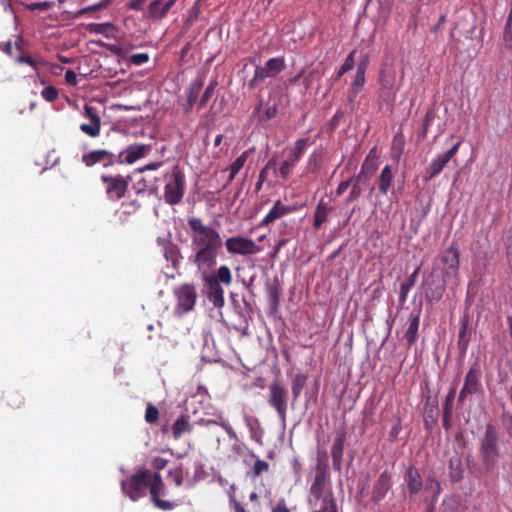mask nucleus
<instances>
[{
  "label": "nucleus",
  "instance_id": "obj_16",
  "mask_svg": "<svg viewBox=\"0 0 512 512\" xmlns=\"http://www.w3.org/2000/svg\"><path fill=\"white\" fill-rule=\"evenodd\" d=\"M174 292L177 298V304L174 310L175 314L182 316L190 312L196 303L197 295L195 290H174Z\"/></svg>",
  "mask_w": 512,
  "mask_h": 512
},
{
  "label": "nucleus",
  "instance_id": "obj_14",
  "mask_svg": "<svg viewBox=\"0 0 512 512\" xmlns=\"http://www.w3.org/2000/svg\"><path fill=\"white\" fill-rule=\"evenodd\" d=\"M481 368L478 363H474L464 379V385L458 396L459 404H464L466 397L471 394L478 393L481 390Z\"/></svg>",
  "mask_w": 512,
  "mask_h": 512
},
{
  "label": "nucleus",
  "instance_id": "obj_60",
  "mask_svg": "<svg viewBox=\"0 0 512 512\" xmlns=\"http://www.w3.org/2000/svg\"><path fill=\"white\" fill-rule=\"evenodd\" d=\"M93 27H94V31L96 33H104L107 29H110L113 26L110 23H98V24H93Z\"/></svg>",
  "mask_w": 512,
  "mask_h": 512
},
{
  "label": "nucleus",
  "instance_id": "obj_36",
  "mask_svg": "<svg viewBox=\"0 0 512 512\" xmlns=\"http://www.w3.org/2000/svg\"><path fill=\"white\" fill-rule=\"evenodd\" d=\"M217 85H218L217 80L210 81L209 85L206 87L204 93L202 94V96L199 100V103H198L199 109L206 106V104L208 103V101L210 100L212 95L214 94Z\"/></svg>",
  "mask_w": 512,
  "mask_h": 512
},
{
  "label": "nucleus",
  "instance_id": "obj_46",
  "mask_svg": "<svg viewBox=\"0 0 512 512\" xmlns=\"http://www.w3.org/2000/svg\"><path fill=\"white\" fill-rule=\"evenodd\" d=\"M268 469H269V464L266 461L257 459L252 468L253 476L258 477L264 471H267Z\"/></svg>",
  "mask_w": 512,
  "mask_h": 512
},
{
  "label": "nucleus",
  "instance_id": "obj_34",
  "mask_svg": "<svg viewBox=\"0 0 512 512\" xmlns=\"http://www.w3.org/2000/svg\"><path fill=\"white\" fill-rule=\"evenodd\" d=\"M6 402L7 405L10 406L12 409H19L24 404V397L18 391H9L6 394Z\"/></svg>",
  "mask_w": 512,
  "mask_h": 512
},
{
  "label": "nucleus",
  "instance_id": "obj_27",
  "mask_svg": "<svg viewBox=\"0 0 512 512\" xmlns=\"http://www.w3.org/2000/svg\"><path fill=\"white\" fill-rule=\"evenodd\" d=\"M420 325V312L412 313L408 320V327L404 334V339L408 347H411L417 340L418 330Z\"/></svg>",
  "mask_w": 512,
  "mask_h": 512
},
{
  "label": "nucleus",
  "instance_id": "obj_26",
  "mask_svg": "<svg viewBox=\"0 0 512 512\" xmlns=\"http://www.w3.org/2000/svg\"><path fill=\"white\" fill-rule=\"evenodd\" d=\"M470 318L468 314H464L460 319V329L458 336V347L461 352L465 353L467 351L469 342H470V334L469 330Z\"/></svg>",
  "mask_w": 512,
  "mask_h": 512
},
{
  "label": "nucleus",
  "instance_id": "obj_24",
  "mask_svg": "<svg viewBox=\"0 0 512 512\" xmlns=\"http://www.w3.org/2000/svg\"><path fill=\"white\" fill-rule=\"evenodd\" d=\"M449 477L452 483H457L463 479L464 469L462 457L458 452L450 456L448 460Z\"/></svg>",
  "mask_w": 512,
  "mask_h": 512
},
{
  "label": "nucleus",
  "instance_id": "obj_30",
  "mask_svg": "<svg viewBox=\"0 0 512 512\" xmlns=\"http://www.w3.org/2000/svg\"><path fill=\"white\" fill-rule=\"evenodd\" d=\"M393 174L391 171V167L386 165L379 176L378 179V188L381 194L386 195L392 185Z\"/></svg>",
  "mask_w": 512,
  "mask_h": 512
},
{
  "label": "nucleus",
  "instance_id": "obj_11",
  "mask_svg": "<svg viewBox=\"0 0 512 512\" xmlns=\"http://www.w3.org/2000/svg\"><path fill=\"white\" fill-rule=\"evenodd\" d=\"M225 247L231 255L248 256L260 252V247L254 240L242 236H234L225 240Z\"/></svg>",
  "mask_w": 512,
  "mask_h": 512
},
{
  "label": "nucleus",
  "instance_id": "obj_42",
  "mask_svg": "<svg viewBox=\"0 0 512 512\" xmlns=\"http://www.w3.org/2000/svg\"><path fill=\"white\" fill-rule=\"evenodd\" d=\"M83 115L91 123L92 122H101V117L99 116L97 109L93 106L85 105Z\"/></svg>",
  "mask_w": 512,
  "mask_h": 512
},
{
  "label": "nucleus",
  "instance_id": "obj_21",
  "mask_svg": "<svg viewBox=\"0 0 512 512\" xmlns=\"http://www.w3.org/2000/svg\"><path fill=\"white\" fill-rule=\"evenodd\" d=\"M293 208L284 205L280 200L276 201L266 216L260 222L261 227L268 226L270 223L280 219L281 217L291 213Z\"/></svg>",
  "mask_w": 512,
  "mask_h": 512
},
{
  "label": "nucleus",
  "instance_id": "obj_3",
  "mask_svg": "<svg viewBox=\"0 0 512 512\" xmlns=\"http://www.w3.org/2000/svg\"><path fill=\"white\" fill-rule=\"evenodd\" d=\"M186 177L179 165L165 175L164 200L169 205L179 204L185 194Z\"/></svg>",
  "mask_w": 512,
  "mask_h": 512
},
{
  "label": "nucleus",
  "instance_id": "obj_44",
  "mask_svg": "<svg viewBox=\"0 0 512 512\" xmlns=\"http://www.w3.org/2000/svg\"><path fill=\"white\" fill-rule=\"evenodd\" d=\"M53 6V3L50 1H42V2H32L27 4V9L30 11H47L51 9Z\"/></svg>",
  "mask_w": 512,
  "mask_h": 512
},
{
  "label": "nucleus",
  "instance_id": "obj_45",
  "mask_svg": "<svg viewBox=\"0 0 512 512\" xmlns=\"http://www.w3.org/2000/svg\"><path fill=\"white\" fill-rule=\"evenodd\" d=\"M41 96L48 102H53L58 98V91L53 86H47L41 91Z\"/></svg>",
  "mask_w": 512,
  "mask_h": 512
},
{
  "label": "nucleus",
  "instance_id": "obj_9",
  "mask_svg": "<svg viewBox=\"0 0 512 512\" xmlns=\"http://www.w3.org/2000/svg\"><path fill=\"white\" fill-rule=\"evenodd\" d=\"M459 257V250L453 246L443 252L439 263L437 264V269L441 270L445 278L444 284H447L448 279H453L458 275Z\"/></svg>",
  "mask_w": 512,
  "mask_h": 512
},
{
  "label": "nucleus",
  "instance_id": "obj_38",
  "mask_svg": "<svg viewBox=\"0 0 512 512\" xmlns=\"http://www.w3.org/2000/svg\"><path fill=\"white\" fill-rule=\"evenodd\" d=\"M207 298L217 308L224 305L223 290H208Z\"/></svg>",
  "mask_w": 512,
  "mask_h": 512
},
{
  "label": "nucleus",
  "instance_id": "obj_18",
  "mask_svg": "<svg viewBox=\"0 0 512 512\" xmlns=\"http://www.w3.org/2000/svg\"><path fill=\"white\" fill-rule=\"evenodd\" d=\"M346 437L347 434L344 430L337 432L333 444L331 446L332 465L333 469L337 472H341L342 469Z\"/></svg>",
  "mask_w": 512,
  "mask_h": 512
},
{
  "label": "nucleus",
  "instance_id": "obj_25",
  "mask_svg": "<svg viewBox=\"0 0 512 512\" xmlns=\"http://www.w3.org/2000/svg\"><path fill=\"white\" fill-rule=\"evenodd\" d=\"M404 479L410 494H417L422 489L421 475L415 466L407 468Z\"/></svg>",
  "mask_w": 512,
  "mask_h": 512
},
{
  "label": "nucleus",
  "instance_id": "obj_31",
  "mask_svg": "<svg viewBox=\"0 0 512 512\" xmlns=\"http://www.w3.org/2000/svg\"><path fill=\"white\" fill-rule=\"evenodd\" d=\"M306 382H307V376L302 373H298V374L294 375V377L292 378L291 393H292V397H293L294 401H296L300 397L301 392H302L304 386L306 385Z\"/></svg>",
  "mask_w": 512,
  "mask_h": 512
},
{
  "label": "nucleus",
  "instance_id": "obj_4",
  "mask_svg": "<svg viewBox=\"0 0 512 512\" xmlns=\"http://www.w3.org/2000/svg\"><path fill=\"white\" fill-rule=\"evenodd\" d=\"M152 474L147 468L138 469L131 477L121 481L123 493L133 501L144 497L146 489L150 487Z\"/></svg>",
  "mask_w": 512,
  "mask_h": 512
},
{
  "label": "nucleus",
  "instance_id": "obj_56",
  "mask_svg": "<svg viewBox=\"0 0 512 512\" xmlns=\"http://www.w3.org/2000/svg\"><path fill=\"white\" fill-rule=\"evenodd\" d=\"M64 78L69 85L75 86L77 84V75L73 70H67Z\"/></svg>",
  "mask_w": 512,
  "mask_h": 512
},
{
  "label": "nucleus",
  "instance_id": "obj_51",
  "mask_svg": "<svg viewBox=\"0 0 512 512\" xmlns=\"http://www.w3.org/2000/svg\"><path fill=\"white\" fill-rule=\"evenodd\" d=\"M355 54H356V51L353 50L349 53V55L347 56V58L345 59L344 63L342 64V67H343V70L344 71H350L354 68L355 66Z\"/></svg>",
  "mask_w": 512,
  "mask_h": 512
},
{
  "label": "nucleus",
  "instance_id": "obj_10",
  "mask_svg": "<svg viewBox=\"0 0 512 512\" xmlns=\"http://www.w3.org/2000/svg\"><path fill=\"white\" fill-rule=\"evenodd\" d=\"M101 180L104 184L108 199L117 201L124 197L129 185L130 177H124L122 175H102Z\"/></svg>",
  "mask_w": 512,
  "mask_h": 512
},
{
  "label": "nucleus",
  "instance_id": "obj_55",
  "mask_svg": "<svg viewBox=\"0 0 512 512\" xmlns=\"http://www.w3.org/2000/svg\"><path fill=\"white\" fill-rule=\"evenodd\" d=\"M201 5L202 0H196L193 4L191 10H190V18L191 19H197L199 15L201 14Z\"/></svg>",
  "mask_w": 512,
  "mask_h": 512
},
{
  "label": "nucleus",
  "instance_id": "obj_5",
  "mask_svg": "<svg viewBox=\"0 0 512 512\" xmlns=\"http://www.w3.org/2000/svg\"><path fill=\"white\" fill-rule=\"evenodd\" d=\"M267 402L276 411L278 419L285 424L288 411V391L279 380H273L269 384Z\"/></svg>",
  "mask_w": 512,
  "mask_h": 512
},
{
  "label": "nucleus",
  "instance_id": "obj_35",
  "mask_svg": "<svg viewBox=\"0 0 512 512\" xmlns=\"http://www.w3.org/2000/svg\"><path fill=\"white\" fill-rule=\"evenodd\" d=\"M380 83L383 90L391 91L394 88L395 76L391 71L383 70L380 74Z\"/></svg>",
  "mask_w": 512,
  "mask_h": 512
},
{
  "label": "nucleus",
  "instance_id": "obj_64",
  "mask_svg": "<svg viewBox=\"0 0 512 512\" xmlns=\"http://www.w3.org/2000/svg\"><path fill=\"white\" fill-rule=\"evenodd\" d=\"M350 182L351 180L341 182L336 189V194L342 195L349 188Z\"/></svg>",
  "mask_w": 512,
  "mask_h": 512
},
{
  "label": "nucleus",
  "instance_id": "obj_8",
  "mask_svg": "<svg viewBox=\"0 0 512 512\" xmlns=\"http://www.w3.org/2000/svg\"><path fill=\"white\" fill-rule=\"evenodd\" d=\"M308 146L309 140L307 138H300L296 140L294 146L289 150L287 159L284 160L279 167V174L281 178L288 179Z\"/></svg>",
  "mask_w": 512,
  "mask_h": 512
},
{
  "label": "nucleus",
  "instance_id": "obj_63",
  "mask_svg": "<svg viewBox=\"0 0 512 512\" xmlns=\"http://www.w3.org/2000/svg\"><path fill=\"white\" fill-rule=\"evenodd\" d=\"M461 145V141H458L457 143H455L449 150H447L446 152H444L450 159H452L453 157H455V155L457 154L458 150H459V147Z\"/></svg>",
  "mask_w": 512,
  "mask_h": 512
},
{
  "label": "nucleus",
  "instance_id": "obj_48",
  "mask_svg": "<svg viewBox=\"0 0 512 512\" xmlns=\"http://www.w3.org/2000/svg\"><path fill=\"white\" fill-rule=\"evenodd\" d=\"M273 162H274V160H269L267 162L266 166L260 171L259 179L256 182V190H258V191L261 190L262 185L267 177L268 168L272 165Z\"/></svg>",
  "mask_w": 512,
  "mask_h": 512
},
{
  "label": "nucleus",
  "instance_id": "obj_43",
  "mask_svg": "<svg viewBox=\"0 0 512 512\" xmlns=\"http://www.w3.org/2000/svg\"><path fill=\"white\" fill-rule=\"evenodd\" d=\"M456 395V388L453 387L449 390V392L446 395L444 404H443V411H447L448 413H453V405H454V399Z\"/></svg>",
  "mask_w": 512,
  "mask_h": 512
},
{
  "label": "nucleus",
  "instance_id": "obj_23",
  "mask_svg": "<svg viewBox=\"0 0 512 512\" xmlns=\"http://www.w3.org/2000/svg\"><path fill=\"white\" fill-rule=\"evenodd\" d=\"M163 0H154L149 4L148 15L152 19L164 18L168 11L175 5L177 0H168L162 3Z\"/></svg>",
  "mask_w": 512,
  "mask_h": 512
},
{
  "label": "nucleus",
  "instance_id": "obj_20",
  "mask_svg": "<svg viewBox=\"0 0 512 512\" xmlns=\"http://www.w3.org/2000/svg\"><path fill=\"white\" fill-rule=\"evenodd\" d=\"M391 487V475L383 471L373 486L371 500L375 503L382 501Z\"/></svg>",
  "mask_w": 512,
  "mask_h": 512
},
{
  "label": "nucleus",
  "instance_id": "obj_61",
  "mask_svg": "<svg viewBox=\"0 0 512 512\" xmlns=\"http://www.w3.org/2000/svg\"><path fill=\"white\" fill-rule=\"evenodd\" d=\"M218 425H221V427L227 432V434L229 435L230 438L236 437V433L229 423L218 422Z\"/></svg>",
  "mask_w": 512,
  "mask_h": 512
},
{
  "label": "nucleus",
  "instance_id": "obj_6",
  "mask_svg": "<svg viewBox=\"0 0 512 512\" xmlns=\"http://www.w3.org/2000/svg\"><path fill=\"white\" fill-rule=\"evenodd\" d=\"M329 477L328 454L326 451H318L314 480L310 487V492L315 498L319 499L322 497Z\"/></svg>",
  "mask_w": 512,
  "mask_h": 512
},
{
  "label": "nucleus",
  "instance_id": "obj_15",
  "mask_svg": "<svg viewBox=\"0 0 512 512\" xmlns=\"http://www.w3.org/2000/svg\"><path fill=\"white\" fill-rule=\"evenodd\" d=\"M82 162L87 167L97 163H102L104 167H108L117 162V156L104 149L93 150L82 155Z\"/></svg>",
  "mask_w": 512,
  "mask_h": 512
},
{
  "label": "nucleus",
  "instance_id": "obj_47",
  "mask_svg": "<svg viewBox=\"0 0 512 512\" xmlns=\"http://www.w3.org/2000/svg\"><path fill=\"white\" fill-rule=\"evenodd\" d=\"M314 512H337V505L332 497H325L323 500V507Z\"/></svg>",
  "mask_w": 512,
  "mask_h": 512
},
{
  "label": "nucleus",
  "instance_id": "obj_17",
  "mask_svg": "<svg viewBox=\"0 0 512 512\" xmlns=\"http://www.w3.org/2000/svg\"><path fill=\"white\" fill-rule=\"evenodd\" d=\"M150 149L151 147L145 144L129 145L124 151H121L117 155V162L121 164H133L139 159L143 158L150 151Z\"/></svg>",
  "mask_w": 512,
  "mask_h": 512
},
{
  "label": "nucleus",
  "instance_id": "obj_53",
  "mask_svg": "<svg viewBox=\"0 0 512 512\" xmlns=\"http://www.w3.org/2000/svg\"><path fill=\"white\" fill-rule=\"evenodd\" d=\"M503 39L506 46L512 49V25L510 27L509 22H506Z\"/></svg>",
  "mask_w": 512,
  "mask_h": 512
},
{
  "label": "nucleus",
  "instance_id": "obj_28",
  "mask_svg": "<svg viewBox=\"0 0 512 512\" xmlns=\"http://www.w3.org/2000/svg\"><path fill=\"white\" fill-rule=\"evenodd\" d=\"M332 211V207L327 203L320 201L314 212L313 226L315 229H319L328 219L329 213Z\"/></svg>",
  "mask_w": 512,
  "mask_h": 512
},
{
  "label": "nucleus",
  "instance_id": "obj_41",
  "mask_svg": "<svg viewBox=\"0 0 512 512\" xmlns=\"http://www.w3.org/2000/svg\"><path fill=\"white\" fill-rule=\"evenodd\" d=\"M165 258L172 262L173 266L179 261V249L176 245H169L165 248Z\"/></svg>",
  "mask_w": 512,
  "mask_h": 512
},
{
  "label": "nucleus",
  "instance_id": "obj_29",
  "mask_svg": "<svg viewBox=\"0 0 512 512\" xmlns=\"http://www.w3.org/2000/svg\"><path fill=\"white\" fill-rule=\"evenodd\" d=\"M191 431L192 425L189 422L188 415H181L179 418H177L172 426V435L175 439H178L182 436V434L189 433Z\"/></svg>",
  "mask_w": 512,
  "mask_h": 512
},
{
  "label": "nucleus",
  "instance_id": "obj_57",
  "mask_svg": "<svg viewBox=\"0 0 512 512\" xmlns=\"http://www.w3.org/2000/svg\"><path fill=\"white\" fill-rule=\"evenodd\" d=\"M272 512H290L284 499H280L273 507Z\"/></svg>",
  "mask_w": 512,
  "mask_h": 512
},
{
  "label": "nucleus",
  "instance_id": "obj_39",
  "mask_svg": "<svg viewBox=\"0 0 512 512\" xmlns=\"http://www.w3.org/2000/svg\"><path fill=\"white\" fill-rule=\"evenodd\" d=\"M168 476L172 479L176 486H181L183 484L184 471L182 464L172 468L168 471Z\"/></svg>",
  "mask_w": 512,
  "mask_h": 512
},
{
  "label": "nucleus",
  "instance_id": "obj_62",
  "mask_svg": "<svg viewBox=\"0 0 512 512\" xmlns=\"http://www.w3.org/2000/svg\"><path fill=\"white\" fill-rule=\"evenodd\" d=\"M279 298V290H270V300L272 302L273 308H276L278 306Z\"/></svg>",
  "mask_w": 512,
  "mask_h": 512
},
{
  "label": "nucleus",
  "instance_id": "obj_50",
  "mask_svg": "<svg viewBox=\"0 0 512 512\" xmlns=\"http://www.w3.org/2000/svg\"><path fill=\"white\" fill-rule=\"evenodd\" d=\"M112 2V0H101L99 1L98 3H95L93 5H90V6H87L85 8H83L80 13H86L88 11H96V10H99V9H104L106 8L110 3Z\"/></svg>",
  "mask_w": 512,
  "mask_h": 512
},
{
  "label": "nucleus",
  "instance_id": "obj_33",
  "mask_svg": "<svg viewBox=\"0 0 512 512\" xmlns=\"http://www.w3.org/2000/svg\"><path fill=\"white\" fill-rule=\"evenodd\" d=\"M202 86L203 83L201 80H195L190 84L187 91V102L189 106H194L196 103Z\"/></svg>",
  "mask_w": 512,
  "mask_h": 512
},
{
  "label": "nucleus",
  "instance_id": "obj_13",
  "mask_svg": "<svg viewBox=\"0 0 512 512\" xmlns=\"http://www.w3.org/2000/svg\"><path fill=\"white\" fill-rule=\"evenodd\" d=\"M166 486L162 480V476L158 472L152 474L151 483L149 487V494L153 504L163 511L172 510L174 504L168 500L161 499V496L165 495Z\"/></svg>",
  "mask_w": 512,
  "mask_h": 512
},
{
  "label": "nucleus",
  "instance_id": "obj_7",
  "mask_svg": "<svg viewBox=\"0 0 512 512\" xmlns=\"http://www.w3.org/2000/svg\"><path fill=\"white\" fill-rule=\"evenodd\" d=\"M284 68L285 61L283 57L270 58L264 66H256L254 75L248 82L249 88H256L266 78L277 76Z\"/></svg>",
  "mask_w": 512,
  "mask_h": 512
},
{
  "label": "nucleus",
  "instance_id": "obj_1",
  "mask_svg": "<svg viewBox=\"0 0 512 512\" xmlns=\"http://www.w3.org/2000/svg\"><path fill=\"white\" fill-rule=\"evenodd\" d=\"M187 224L192 249L190 260L198 270L213 269L223 246L220 233L197 217H189Z\"/></svg>",
  "mask_w": 512,
  "mask_h": 512
},
{
  "label": "nucleus",
  "instance_id": "obj_54",
  "mask_svg": "<svg viewBox=\"0 0 512 512\" xmlns=\"http://www.w3.org/2000/svg\"><path fill=\"white\" fill-rule=\"evenodd\" d=\"M362 193V188L358 183H354L352 186V189L350 191V194L348 196L347 202H352L355 199H357Z\"/></svg>",
  "mask_w": 512,
  "mask_h": 512
},
{
  "label": "nucleus",
  "instance_id": "obj_49",
  "mask_svg": "<svg viewBox=\"0 0 512 512\" xmlns=\"http://www.w3.org/2000/svg\"><path fill=\"white\" fill-rule=\"evenodd\" d=\"M149 61V56L147 53H137L133 54L130 57V62L134 65H143Z\"/></svg>",
  "mask_w": 512,
  "mask_h": 512
},
{
  "label": "nucleus",
  "instance_id": "obj_59",
  "mask_svg": "<svg viewBox=\"0 0 512 512\" xmlns=\"http://www.w3.org/2000/svg\"><path fill=\"white\" fill-rule=\"evenodd\" d=\"M503 423L507 429L508 434L512 438V415L504 414L503 415Z\"/></svg>",
  "mask_w": 512,
  "mask_h": 512
},
{
  "label": "nucleus",
  "instance_id": "obj_2",
  "mask_svg": "<svg viewBox=\"0 0 512 512\" xmlns=\"http://www.w3.org/2000/svg\"><path fill=\"white\" fill-rule=\"evenodd\" d=\"M480 459L485 472H492L499 459V437L496 428L488 424L483 437L480 439Z\"/></svg>",
  "mask_w": 512,
  "mask_h": 512
},
{
  "label": "nucleus",
  "instance_id": "obj_52",
  "mask_svg": "<svg viewBox=\"0 0 512 512\" xmlns=\"http://www.w3.org/2000/svg\"><path fill=\"white\" fill-rule=\"evenodd\" d=\"M168 463V460L163 457H155L152 460V468L155 470V472L160 473L159 471L163 470Z\"/></svg>",
  "mask_w": 512,
  "mask_h": 512
},
{
  "label": "nucleus",
  "instance_id": "obj_37",
  "mask_svg": "<svg viewBox=\"0 0 512 512\" xmlns=\"http://www.w3.org/2000/svg\"><path fill=\"white\" fill-rule=\"evenodd\" d=\"M80 130L90 137H97L101 131V122L83 123L80 125Z\"/></svg>",
  "mask_w": 512,
  "mask_h": 512
},
{
  "label": "nucleus",
  "instance_id": "obj_32",
  "mask_svg": "<svg viewBox=\"0 0 512 512\" xmlns=\"http://www.w3.org/2000/svg\"><path fill=\"white\" fill-rule=\"evenodd\" d=\"M251 152L252 150L244 151L239 157H237L232 162V164L229 166V181H232L236 177L238 172L243 168Z\"/></svg>",
  "mask_w": 512,
  "mask_h": 512
},
{
  "label": "nucleus",
  "instance_id": "obj_22",
  "mask_svg": "<svg viewBox=\"0 0 512 512\" xmlns=\"http://www.w3.org/2000/svg\"><path fill=\"white\" fill-rule=\"evenodd\" d=\"M450 160L445 153H441L434 158L425 170L426 181H430L438 176Z\"/></svg>",
  "mask_w": 512,
  "mask_h": 512
},
{
  "label": "nucleus",
  "instance_id": "obj_58",
  "mask_svg": "<svg viewBox=\"0 0 512 512\" xmlns=\"http://www.w3.org/2000/svg\"><path fill=\"white\" fill-rule=\"evenodd\" d=\"M452 415H453V413H448L447 411H443L442 424L446 430H449L452 426Z\"/></svg>",
  "mask_w": 512,
  "mask_h": 512
},
{
  "label": "nucleus",
  "instance_id": "obj_19",
  "mask_svg": "<svg viewBox=\"0 0 512 512\" xmlns=\"http://www.w3.org/2000/svg\"><path fill=\"white\" fill-rule=\"evenodd\" d=\"M368 66V58L364 57L357 65L355 77L351 83L349 100L352 102L358 96L365 84V74Z\"/></svg>",
  "mask_w": 512,
  "mask_h": 512
},
{
  "label": "nucleus",
  "instance_id": "obj_12",
  "mask_svg": "<svg viewBox=\"0 0 512 512\" xmlns=\"http://www.w3.org/2000/svg\"><path fill=\"white\" fill-rule=\"evenodd\" d=\"M202 279L208 288H219V286H229L232 281V273L227 265H221L217 270L212 269L198 270Z\"/></svg>",
  "mask_w": 512,
  "mask_h": 512
},
{
  "label": "nucleus",
  "instance_id": "obj_40",
  "mask_svg": "<svg viewBox=\"0 0 512 512\" xmlns=\"http://www.w3.org/2000/svg\"><path fill=\"white\" fill-rule=\"evenodd\" d=\"M159 418V410L152 403H148L145 411V421L149 424L157 422Z\"/></svg>",
  "mask_w": 512,
  "mask_h": 512
}]
</instances>
